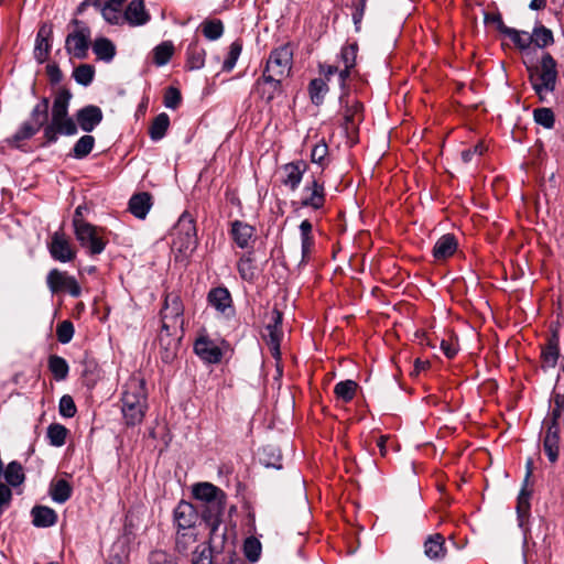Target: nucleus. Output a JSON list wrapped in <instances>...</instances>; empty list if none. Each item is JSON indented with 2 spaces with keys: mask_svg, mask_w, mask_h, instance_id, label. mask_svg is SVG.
<instances>
[{
  "mask_svg": "<svg viewBox=\"0 0 564 564\" xmlns=\"http://www.w3.org/2000/svg\"><path fill=\"white\" fill-rule=\"evenodd\" d=\"M358 46L352 43L346 45L341 48L339 63L343 64V67L339 72V85L344 87L347 77L350 74V69L354 68L356 64Z\"/></svg>",
  "mask_w": 564,
  "mask_h": 564,
  "instance_id": "nucleus-19",
  "label": "nucleus"
},
{
  "mask_svg": "<svg viewBox=\"0 0 564 564\" xmlns=\"http://www.w3.org/2000/svg\"><path fill=\"white\" fill-rule=\"evenodd\" d=\"M11 497L12 492L10 488L4 484H0V511L9 506Z\"/></svg>",
  "mask_w": 564,
  "mask_h": 564,
  "instance_id": "nucleus-59",
  "label": "nucleus"
},
{
  "mask_svg": "<svg viewBox=\"0 0 564 564\" xmlns=\"http://www.w3.org/2000/svg\"><path fill=\"white\" fill-rule=\"evenodd\" d=\"M72 494V487L64 479H58L56 482L52 484L50 488V495L52 499L57 503H64L67 501Z\"/></svg>",
  "mask_w": 564,
  "mask_h": 564,
  "instance_id": "nucleus-30",
  "label": "nucleus"
},
{
  "mask_svg": "<svg viewBox=\"0 0 564 564\" xmlns=\"http://www.w3.org/2000/svg\"><path fill=\"white\" fill-rule=\"evenodd\" d=\"M52 28L47 24H43L36 35L34 57L39 63H44L48 56L51 48Z\"/></svg>",
  "mask_w": 564,
  "mask_h": 564,
  "instance_id": "nucleus-20",
  "label": "nucleus"
},
{
  "mask_svg": "<svg viewBox=\"0 0 564 564\" xmlns=\"http://www.w3.org/2000/svg\"><path fill=\"white\" fill-rule=\"evenodd\" d=\"M253 231H254L253 227H251L245 223L235 221L232 224L231 235H232L235 242L240 248L248 247L249 241L253 237Z\"/></svg>",
  "mask_w": 564,
  "mask_h": 564,
  "instance_id": "nucleus-26",
  "label": "nucleus"
},
{
  "mask_svg": "<svg viewBox=\"0 0 564 564\" xmlns=\"http://www.w3.org/2000/svg\"><path fill=\"white\" fill-rule=\"evenodd\" d=\"M67 429L61 424H51L47 429L50 444L56 447L63 446L66 441Z\"/></svg>",
  "mask_w": 564,
  "mask_h": 564,
  "instance_id": "nucleus-43",
  "label": "nucleus"
},
{
  "mask_svg": "<svg viewBox=\"0 0 564 564\" xmlns=\"http://www.w3.org/2000/svg\"><path fill=\"white\" fill-rule=\"evenodd\" d=\"M74 30L70 31L65 40V50L74 58L85 59L88 57L91 43L90 29L84 23L74 20Z\"/></svg>",
  "mask_w": 564,
  "mask_h": 564,
  "instance_id": "nucleus-8",
  "label": "nucleus"
},
{
  "mask_svg": "<svg viewBox=\"0 0 564 564\" xmlns=\"http://www.w3.org/2000/svg\"><path fill=\"white\" fill-rule=\"evenodd\" d=\"M240 53H241V45L238 42L231 43V45L229 47L228 55H227L226 59L224 61L223 68L227 72L231 70L235 67Z\"/></svg>",
  "mask_w": 564,
  "mask_h": 564,
  "instance_id": "nucleus-54",
  "label": "nucleus"
},
{
  "mask_svg": "<svg viewBox=\"0 0 564 564\" xmlns=\"http://www.w3.org/2000/svg\"><path fill=\"white\" fill-rule=\"evenodd\" d=\"M172 251L178 262H187L197 248V231L194 218L188 213H183L173 231Z\"/></svg>",
  "mask_w": 564,
  "mask_h": 564,
  "instance_id": "nucleus-4",
  "label": "nucleus"
},
{
  "mask_svg": "<svg viewBox=\"0 0 564 564\" xmlns=\"http://www.w3.org/2000/svg\"><path fill=\"white\" fill-rule=\"evenodd\" d=\"M196 542L195 530H177L176 549L181 553H187L189 547Z\"/></svg>",
  "mask_w": 564,
  "mask_h": 564,
  "instance_id": "nucleus-39",
  "label": "nucleus"
},
{
  "mask_svg": "<svg viewBox=\"0 0 564 564\" xmlns=\"http://www.w3.org/2000/svg\"><path fill=\"white\" fill-rule=\"evenodd\" d=\"M282 325V314L280 311L274 308L271 312V322L265 327L264 338L270 348L271 355L275 358H280V344L283 337V332L281 329Z\"/></svg>",
  "mask_w": 564,
  "mask_h": 564,
  "instance_id": "nucleus-11",
  "label": "nucleus"
},
{
  "mask_svg": "<svg viewBox=\"0 0 564 564\" xmlns=\"http://www.w3.org/2000/svg\"><path fill=\"white\" fill-rule=\"evenodd\" d=\"M292 57L293 52L288 45L281 46L270 54L263 79L265 84H271L274 90L279 89L282 78L289 75Z\"/></svg>",
  "mask_w": 564,
  "mask_h": 564,
  "instance_id": "nucleus-6",
  "label": "nucleus"
},
{
  "mask_svg": "<svg viewBox=\"0 0 564 564\" xmlns=\"http://www.w3.org/2000/svg\"><path fill=\"white\" fill-rule=\"evenodd\" d=\"M364 13H365V3L360 2L359 4H357L355 7V10L352 12V21H354L355 29L357 32L360 31V23H361Z\"/></svg>",
  "mask_w": 564,
  "mask_h": 564,
  "instance_id": "nucleus-63",
  "label": "nucleus"
},
{
  "mask_svg": "<svg viewBox=\"0 0 564 564\" xmlns=\"http://www.w3.org/2000/svg\"><path fill=\"white\" fill-rule=\"evenodd\" d=\"M144 2H129L126 6L124 13L127 15L126 22L131 25H141L148 22L149 14L144 9Z\"/></svg>",
  "mask_w": 564,
  "mask_h": 564,
  "instance_id": "nucleus-24",
  "label": "nucleus"
},
{
  "mask_svg": "<svg viewBox=\"0 0 564 564\" xmlns=\"http://www.w3.org/2000/svg\"><path fill=\"white\" fill-rule=\"evenodd\" d=\"M46 282L52 293L65 291L75 297L80 295V286L76 279L65 272H61L56 269L51 270L47 274Z\"/></svg>",
  "mask_w": 564,
  "mask_h": 564,
  "instance_id": "nucleus-10",
  "label": "nucleus"
},
{
  "mask_svg": "<svg viewBox=\"0 0 564 564\" xmlns=\"http://www.w3.org/2000/svg\"><path fill=\"white\" fill-rule=\"evenodd\" d=\"M200 30L204 36L209 41H216L221 37L224 33V25L220 20H205L200 24Z\"/></svg>",
  "mask_w": 564,
  "mask_h": 564,
  "instance_id": "nucleus-33",
  "label": "nucleus"
},
{
  "mask_svg": "<svg viewBox=\"0 0 564 564\" xmlns=\"http://www.w3.org/2000/svg\"><path fill=\"white\" fill-rule=\"evenodd\" d=\"M311 160L322 167L328 164V147L324 140L314 145L311 152Z\"/></svg>",
  "mask_w": 564,
  "mask_h": 564,
  "instance_id": "nucleus-47",
  "label": "nucleus"
},
{
  "mask_svg": "<svg viewBox=\"0 0 564 564\" xmlns=\"http://www.w3.org/2000/svg\"><path fill=\"white\" fill-rule=\"evenodd\" d=\"M183 311L182 302L177 295L169 294L165 297L164 307L161 312L162 329L159 335L160 345L166 349V355L163 357L165 361L174 357L183 333Z\"/></svg>",
  "mask_w": 564,
  "mask_h": 564,
  "instance_id": "nucleus-1",
  "label": "nucleus"
},
{
  "mask_svg": "<svg viewBox=\"0 0 564 564\" xmlns=\"http://www.w3.org/2000/svg\"><path fill=\"white\" fill-rule=\"evenodd\" d=\"M170 126V118L166 113H160L158 115L150 128V137L153 141L161 140Z\"/></svg>",
  "mask_w": 564,
  "mask_h": 564,
  "instance_id": "nucleus-32",
  "label": "nucleus"
},
{
  "mask_svg": "<svg viewBox=\"0 0 564 564\" xmlns=\"http://www.w3.org/2000/svg\"><path fill=\"white\" fill-rule=\"evenodd\" d=\"M193 495L197 500L207 505V511L209 513L207 521L210 525V543H214L219 529V516L223 513L225 508V494L210 482H199L193 487Z\"/></svg>",
  "mask_w": 564,
  "mask_h": 564,
  "instance_id": "nucleus-5",
  "label": "nucleus"
},
{
  "mask_svg": "<svg viewBox=\"0 0 564 564\" xmlns=\"http://www.w3.org/2000/svg\"><path fill=\"white\" fill-rule=\"evenodd\" d=\"M314 240L312 236L301 237L302 259L306 260L311 253Z\"/></svg>",
  "mask_w": 564,
  "mask_h": 564,
  "instance_id": "nucleus-62",
  "label": "nucleus"
},
{
  "mask_svg": "<svg viewBox=\"0 0 564 564\" xmlns=\"http://www.w3.org/2000/svg\"><path fill=\"white\" fill-rule=\"evenodd\" d=\"M150 564H178L170 554L163 551H155L151 554Z\"/></svg>",
  "mask_w": 564,
  "mask_h": 564,
  "instance_id": "nucleus-57",
  "label": "nucleus"
},
{
  "mask_svg": "<svg viewBox=\"0 0 564 564\" xmlns=\"http://www.w3.org/2000/svg\"><path fill=\"white\" fill-rule=\"evenodd\" d=\"M100 10L104 19L110 24L126 23V2H94Z\"/></svg>",
  "mask_w": 564,
  "mask_h": 564,
  "instance_id": "nucleus-16",
  "label": "nucleus"
},
{
  "mask_svg": "<svg viewBox=\"0 0 564 564\" xmlns=\"http://www.w3.org/2000/svg\"><path fill=\"white\" fill-rule=\"evenodd\" d=\"M325 203V189L324 184L313 178L307 182L301 192V205L304 207H311L313 209H319Z\"/></svg>",
  "mask_w": 564,
  "mask_h": 564,
  "instance_id": "nucleus-12",
  "label": "nucleus"
},
{
  "mask_svg": "<svg viewBox=\"0 0 564 564\" xmlns=\"http://www.w3.org/2000/svg\"><path fill=\"white\" fill-rule=\"evenodd\" d=\"M507 37H509L513 44L520 50H527L531 45L530 33L525 31H519L512 28L505 29L503 33Z\"/></svg>",
  "mask_w": 564,
  "mask_h": 564,
  "instance_id": "nucleus-35",
  "label": "nucleus"
},
{
  "mask_svg": "<svg viewBox=\"0 0 564 564\" xmlns=\"http://www.w3.org/2000/svg\"><path fill=\"white\" fill-rule=\"evenodd\" d=\"M59 413L64 417H73L76 413V405L70 395H63L59 400Z\"/></svg>",
  "mask_w": 564,
  "mask_h": 564,
  "instance_id": "nucleus-55",
  "label": "nucleus"
},
{
  "mask_svg": "<svg viewBox=\"0 0 564 564\" xmlns=\"http://www.w3.org/2000/svg\"><path fill=\"white\" fill-rule=\"evenodd\" d=\"M93 52L97 59L110 63L116 56V46L107 37H97L91 44Z\"/></svg>",
  "mask_w": 564,
  "mask_h": 564,
  "instance_id": "nucleus-21",
  "label": "nucleus"
},
{
  "mask_svg": "<svg viewBox=\"0 0 564 564\" xmlns=\"http://www.w3.org/2000/svg\"><path fill=\"white\" fill-rule=\"evenodd\" d=\"M533 115L538 124L546 129H551L554 126V113L550 108L535 109Z\"/></svg>",
  "mask_w": 564,
  "mask_h": 564,
  "instance_id": "nucleus-51",
  "label": "nucleus"
},
{
  "mask_svg": "<svg viewBox=\"0 0 564 564\" xmlns=\"http://www.w3.org/2000/svg\"><path fill=\"white\" fill-rule=\"evenodd\" d=\"M197 518L195 508L188 502H180L174 510V521L177 530H195L194 525Z\"/></svg>",
  "mask_w": 564,
  "mask_h": 564,
  "instance_id": "nucleus-15",
  "label": "nucleus"
},
{
  "mask_svg": "<svg viewBox=\"0 0 564 564\" xmlns=\"http://www.w3.org/2000/svg\"><path fill=\"white\" fill-rule=\"evenodd\" d=\"M205 50L196 44H191L187 48V66L189 69H200L205 64Z\"/></svg>",
  "mask_w": 564,
  "mask_h": 564,
  "instance_id": "nucleus-34",
  "label": "nucleus"
},
{
  "mask_svg": "<svg viewBox=\"0 0 564 564\" xmlns=\"http://www.w3.org/2000/svg\"><path fill=\"white\" fill-rule=\"evenodd\" d=\"M48 99L43 98L32 110L34 126L41 128L47 121Z\"/></svg>",
  "mask_w": 564,
  "mask_h": 564,
  "instance_id": "nucleus-48",
  "label": "nucleus"
},
{
  "mask_svg": "<svg viewBox=\"0 0 564 564\" xmlns=\"http://www.w3.org/2000/svg\"><path fill=\"white\" fill-rule=\"evenodd\" d=\"M174 54V45L171 41H164L153 48V62L158 66H164Z\"/></svg>",
  "mask_w": 564,
  "mask_h": 564,
  "instance_id": "nucleus-29",
  "label": "nucleus"
},
{
  "mask_svg": "<svg viewBox=\"0 0 564 564\" xmlns=\"http://www.w3.org/2000/svg\"><path fill=\"white\" fill-rule=\"evenodd\" d=\"M2 476H4L6 480L11 486H19L24 480V474H23L22 467L20 464L15 463V462L10 463L7 466L6 470L3 469Z\"/></svg>",
  "mask_w": 564,
  "mask_h": 564,
  "instance_id": "nucleus-41",
  "label": "nucleus"
},
{
  "mask_svg": "<svg viewBox=\"0 0 564 564\" xmlns=\"http://www.w3.org/2000/svg\"><path fill=\"white\" fill-rule=\"evenodd\" d=\"M74 228L77 240L90 254H99L104 251L105 242L98 236L96 227L90 224H79Z\"/></svg>",
  "mask_w": 564,
  "mask_h": 564,
  "instance_id": "nucleus-9",
  "label": "nucleus"
},
{
  "mask_svg": "<svg viewBox=\"0 0 564 564\" xmlns=\"http://www.w3.org/2000/svg\"><path fill=\"white\" fill-rule=\"evenodd\" d=\"M180 101H181L180 91L174 87H170L166 90L165 98H164L165 107L174 109L178 106Z\"/></svg>",
  "mask_w": 564,
  "mask_h": 564,
  "instance_id": "nucleus-58",
  "label": "nucleus"
},
{
  "mask_svg": "<svg viewBox=\"0 0 564 564\" xmlns=\"http://www.w3.org/2000/svg\"><path fill=\"white\" fill-rule=\"evenodd\" d=\"M39 129L40 128L31 123H23L22 127L8 141L13 147H19L20 141L31 138L39 131Z\"/></svg>",
  "mask_w": 564,
  "mask_h": 564,
  "instance_id": "nucleus-49",
  "label": "nucleus"
},
{
  "mask_svg": "<svg viewBox=\"0 0 564 564\" xmlns=\"http://www.w3.org/2000/svg\"><path fill=\"white\" fill-rule=\"evenodd\" d=\"M485 22L486 23H494L496 24L497 29L503 33L505 29L508 26L503 24L501 15L499 13H486L485 14Z\"/></svg>",
  "mask_w": 564,
  "mask_h": 564,
  "instance_id": "nucleus-61",
  "label": "nucleus"
},
{
  "mask_svg": "<svg viewBox=\"0 0 564 564\" xmlns=\"http://www.w3.org/2000/svg\"><path fill=\"white\" fill-rule=\"evenodd\" d=\"M48 367L56 380L65 379L68 373V365L59 356H52L48 360Z\"/></svg>",
  "mask_w": 564,
  "mask_h": 564,
  "instance_id": "nucleus-46",
  "label": "nucleus"
},
{
  "mask_svg": "<svg viewBox=\"0 0 564 564\" xmlns=\"http://www.w3.org/2000/svg\"><path fill=\"white\" fill-rule=\"evenodd\" d=\"M243 552L250 562H257L261 553V544L254 538H248L243 544Z\"/></svg>",
  "mask_w": 564,
  "mask_h": 564,
  "instance_id": "nucleus-50",
  "label": "nucleus"
},
{
  "mask_svg": "<svg viewBox=\"0 0 564 564\" xmlns=\"http://www.w3.org/2000/svg\"><path fill=\"white\" fill-rule=\"evenodd\" d=\"M95 76V67L89 64H82L73 72V77L77 84L88 86Z\"/></svg>",
  "mask_w": 564,
  "mask_h": 564,
  "instance_id": "nucleus-40",
  "label": "nucleus"
},
{
  "mask_svg": "<svg viewBox=\"0 0 564 564\" xmlns=\"http://www.w3.org/2000/svg\"><path fill=\"white\" fill-rule=\"evenodd\" d=\"M192 564H213V549L209 543H203L195 549Z\"/></svg>",
  "mask_w": 564,
  "mask_h": 564,
  "instance_id": "nucleus-45",
  "label": "nucleus"
},
{
  "mask_svg": "<svg viewBox=\"0 0 564 564\" xmlns=\"http://www.w3.org/2000/svg\"><path fill=\"white\" fill-rule=\"evenodd\" d=\"M56 335L58 341L62 344H67L72 340L74 336V326L69 321H63L57 325Z\"/></svg>",
  "mask_w": 564,
  "mask_h": 564,
  "instance_id": "nucleus-53",
  "label": "nucleus"
},
{
  "mask_svg": "<svg viewBox=\"0 0 564 564\" xmlns=\"http://www.w3.org/2000/svg\"><path fill=\"white\" fill-rule=\"evenodd\" d=\"M484 152V145L477 144L473 149H468L462 152V159L464 162L468 163L473 160L474 155H481Z\"/></svg>",
  "mask_w": 564,
  "mask_h": 564,
  "instance_id": "nucleus-64",
  "label": "nucleus"
},
{
  "mask_svg": "<svg viewBox=\"0 0 564 564\" xmlns=\"http://www.w3.org/2000/svg\"><path fill=\"white\" fill-rule=\"evenodd\" d=\"M152 206L151 196L148 193L133 195L129 202V210L140 219H144Z\"/></svg>",
  "mask_w": 564,
  "mask_h": 564,
  "instance_id": "nucleus-22",
  "label": "nucleus"
},
{
  "mask_svg": "<svg viewBox=\"0 0 564 564\" xmlns=\"http://www.w3.org/2000/svg\"><path fill=\"white\" fill-rule=\"evenodd\" d=\"M529 510H530V492L523 488L518 496V503H517V513H518V521H519L520 528L524 527V522L529 516Z\"/></svg>",
  "mask_w": 564,
  "mask_h": 564,
  "instance_id": "nucleus-37",
  "label": "nucleus"
},
{
  "mask_svg": "<svg viewBox=\"0 0 564 564\" xmlns=\"http://www.w3.org/2000/svg\"><path fill=\"white\" fill-rule=\"evenodd\" d=\"M121 412L127 425H137L143 421L148 409V394L142 378L132 376L124 383L121 395Z\"/></svg>",
  "mask_w": 564,
  "mask_h": 564,
  "instance_id": "nucleus-2",
  "label": "nucleus"
},
{
  "mask_svg": "<svg viewBox=\"0 0 564 564\" xmlns=\"http://www.w3.org/2000/svg\"><path fill=\"white\" fill-rule=\"evenodd\" d=\"M530 79L540 100L545 101L546 96L555 89L557 80L556 62L549 53L542 56L540 66L531 74Z\"/></svg>",
  "mask_w": 564,
  "mask_h": 564,
  "instance_id": "nucleus-7",
  "label": "nucleus"
},
{
  "mask_svg": "<svg viewBox=\"0 0 564 564\" xmlns=\"http://www.w3.org/2000/svg\"><path fill=\"white\" fill-rule=\"evenodd\" d=\"M195 352L205 361L216 364L221 359L219 347L210 339L200 337L195 341Z\"/></svg>",
  "mask_w": 564,
  "mask_h": 564,
  "instance_id": "nucleus-18",
  "label": "nucleus"
},
{
  "mask_svg": "<svg viewBox=\"0 0 564 564\" xmlns=\"http://www.w3.org/2000/svg\"><path fill=\"white\" fill-rule=\"evenodd\" d=\"M50 252L55 260L61 262L72 261L75 257V252L70 246V242L62 232H55L52 236Z\"/></svg>",
  "mask_w": 564,
  "mask_h": 564,
  "instance_id": "nucleus-14",
  "label": "nucleus"
},
{
  "mask_svg": "<svg viewBox=\"0 0 564 564\" xmlns=\"http://www.w3.org/2000/svg\"><path fill=\"white\" fill-rule=\"evenodd\" d=\"M457 249V241L453 235H444L436 242L433 248V254L437 260H444Z\"/></svg>",
  "mask_w": 564,
  "mask_h": 564,
  "instance_id": "nucleus-23",
  "label": "nucleus"
},
{
  "mask_svg": "<svg viewBox=\"0 0 564 564\" xmlns=\"http://www.w3.org/2000/svg\"><path fill=\"white\" fill-rule=\"evenodd\" d=\"M541 356L545 366L554 367L558 358V348L556 343L550 340L547 346L543 348Z\"/></svg>",
  "mask_w": 564,
  "mask_h": 564,
  "instance_id": "nucleus-52",
  "label": "nucleus"
},
{
  "mask_svg": "<svg viewBox=\"0 0 564 564\" xmlns=\"http://www.w3.org/2000/svg\"><path fill=\"white\" fill-rule=\"evenodd\" d=\"M257 85L258 89L261 90L262 98H265L267 101H270L274 97L276 90L273 89L271 84H265L263 78L262 80H258Z\"/></svg>",
  "mask_w": 564,
  "mask_h": 564,
  "instance_id": "nucleus-60",
  "label": "nucleus"
},
{
  "mask_svg": "<svg viewBox=\"0 0 564 564\" xmlns=\"http://www.w3.org/2000/svg\"><path fill=\"white\" fill-rule=\"evenodd\" d=\"M72 95L67 90L59 91L53 101L51 121L44 128V137L48 143L57 141L59 134L74 135L77 133V124L68 116V106Z\"/></svg>",
  "mask_w": 564,
  "mask_h": 564,
  "instance_id": "nucleus-3",
  "label": "nucleus"
},
{
  "mask_svg": "<svg viewBox=\"0 0 564 564\" xmlns=\"http://www.w3.org/2000/svg\"><path fill=\"white\" fill-rule=\"evenodd\" d=\"M362 105L354 101L351 105L347 102L344 113V124L346 130L354 129L355 126L361 120Z\"/></svg>",
  "mask_w": 564,
  "mask_h": 564,
  "instance_id": "nucleus-31",
  "label": "nucleus"
},
{
  "mask_svg": "<svg viewBox=\"0 0 564 564\" xmlns=\"http://www.w3.org/2000/svg\"><path fill=\"white\" fill-rule=\"evenodd\" d=\"M95 144L94 137L85 134L77 140L73 148V156L76 159L86 158L93 150Z\"/></svg>",
  "mask_w": 564,
  "mask_h": 564,
  "instance_id": "nucleus-38",
  "label": "nucleus"
},
{
  "mask_svg": "<svg viewBox=\"0 0 564 564\" xmlns=\"http://www.w3.org/2000/svg\"><path fill=\"white\" fill-rule=\"evenodd\" d=\"M328 91V87L324 79L316 78L313 79L310 84V95L313 104L321 105L324 100L326 93Z\"/></svg>",
  "mask_w": 564,
  "mask_h": 564,
  "instance_id": "nucleus-44",
  "label": "nucleus"
},
{
  "mask_svg": "<svg viewBox=\"0 0 564 564\" xmlns=\"http://www.w3.org/2000/svg\"><path fill=\"white\" fill-rule=\"evenodd\" d=\"M306 170L307 164L304 161L284 164L281 167V183L291 191L297 189Z\"/></svg>",
  "mask_w": 564,
  "mask_h": 564,
  "instance_id": "nucleus-13",
  "label": "nucleus"
},
{
  "mask_svg": "<svg viewBox=\"0 0 564 564\" xmlns=\"http://www.w3.org/2000/svg\"><path fill=\"white\" fill-rule=\"evenodd\" d=\"M77 122L85 132H91L102 120V112L97 106H86L77 111Z\"/></svg>",
  "mask_w": 564,
  "mask_h": 564,
  "instance_id": "nucleus-17",
  "label": "nucleus"
},
{
  "mask_svg": "<svg viewBox=\"0 0 564 564\" xmlns=\"http://www.w3.org/2000/svg\"><path fill=\"white\" fill-rule=\"evenodd\" d=\"M208 301L213 307L221 313H225L230 308L231 304L230 293L224 288H216L212 290L208 294Z\"/></svg>",
  "mask_w": 564,
  "mask_h": 564,
  "instance_id": "nucleus-27",
  "label": "nucleus"
},
{
  "mask_svg": "<svg viewBox=\"0 0 564 564\" xmlns=\"http://www.w3.org/2000/svg\"><path fill=\"white\" fill-rule=\"evenodd\" d=\"M357 383L352 380L340 381L335 386V394L345 402L354 399Z\"/></svg>",
  "mask_w": 564,
  "mask_h": 564,
  "instance_id": "nucleus-42",
  "label": "nucleus"
},
{
  "mask_svg": "<svg viewBox=\"0 0 564 564\" xmlns=\"http://www.w3.org/2000/svg\"><path fill=\"white\" fill-rule=\"evenodd\" d=\"M238 271L243 280L253 278V268L250 258H241L238 262Z\"/></svg>",
  "mask_w": 564,
  "mask_h": 564,
  "instance_id": "nucleus-56",
  "label": "nucleus"
},
{
  "mask_svg": "<svg viewBox=\"0 0 564 564\" xmlns=\"http://www.w3.org/2000/svg\"><path fill=\"white\" fill-rule=\"evenodd\" d=\"M424 553L431 560H438L445 556L444 539L441 534L430 536L424 543Z\"/></svg>",
  "mask_w": 564,
  "mask_h": 564,
  "instance_id": "nucleus-28",
  "label": "nucleus"
},
{
  "mask_svg": "<svg viewBox=\"0 0 564 564\" xmlns=\"http://www.w3.org/2000/svg\"><path fill=\"white\" fill-rule=\"evenodd\" d=\"M531 44L534 43L538 47H545L553 43V34L551 30L545 26H535L530 33Z\"/></svg>",
  "mask_w": 564,
  "mask_h": 564,
  "instance_id": "nucleus-36",
  "label": "nucleus"
},
{
  "mask_svg": "<svg viewBox=\"0 0 564 564\" xmlns=\"http://www.w3.org/2000/svg\"><path fill=\"white\" fill-rule=\"evenodd\" d=\"M32 516H33V524L35 527L40 528H46L55 524L57 520L56 512L48 508L43 506H37L32 509Z\"/></svg>",
  "mask_w": 564,
  "mask_h": 564,
  "instance_id": "nucleus-25",
  "label": "nucleus"
}]
</instances>
